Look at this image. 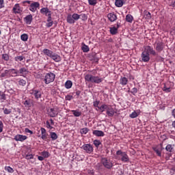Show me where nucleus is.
I'll return each mask as SVG.
<instances>
[{"instance_id":"nucleus-24","label":"nucleus","mask_w":175,"mask_h":175,"mask_svg":"<svg viewBox=\"0 0 175 175\" xmlns=\"http://www.w3.org/2000/svg\"><path fill=\"white\" fill-rule=\"evenodd\" d=\"M109 32L111 35H117L118 33V29L116 27H112L109 28Z\"/></svg>"},{"instance_id":"nucleus-41","label":"nucleus","mask_w":175,"mask_h":175,"mask_svg":"<svg viewBox=\"0 0 175 175\" xmlns=\"http://www.w3.org/2000/svg\"><path fill=\"white\" fill-rule=\"evenodd\" d=\"M71 16H72L74 21L75 20V21H77V20L80 18V15H79V14H73Z\"/></svg>"},{"instance_id":"nucleus-55","label":"nucleus","mask_w":175,"mask_h":175,"mask_svg":"<svg viewBox=\"0 0 175 175\" xmlns=\"http://www.w3.org/2000/svg\"><path fill=\"white\" fill-rule=\"evenodd\" d=\"M46 124L49 129H53V128H54L53 127V126L50 124V122L49 121H46Z\"/></svg>"},{"instance_id":"nucleus-28","label":"nucleus","mask_w":175,"mask_h":175,"mask_svg":"<svg viewBox=\"0 0 175 175\" xmlns=\"http://www.w3.org/2000/svg\"><path fill=\"white\" fill-rule=\"evenodd\" d=\"M73 85V83L72 82V81H67L66 83H65V88L67 89V90H69L70 88H72V86Z\"/></svg>"},{"instance_id":"nucleus-44","label":"nucleus","mask_w":175,"mask_h":175,"mask_svg":"<svg viewBox=\"0 0 175 175\" xmlns=\"http://www.w3.org/2000/svg\"><path fill=\"white\" fill-rule=\"evenodd\" d=\"M128 92H131V94H133V95H136V94H137V88H133L132 89V91L129 90Z\"/></svg>"},{"instance_id":"nucleus-25","label":"nucleus","mask_w":175,"mask_h":175,"mask_svg":"<svg viewBox=\"0 0 175 175\" xmlns=\"http://www.w3.org/2000/svg\"><path fill=\"white\" fill-rule=\"evenodd\" d=\"M156 50H157V51H159V53H161V51H162V50H163V45L162 44V42H158L156 44Z\"/></svg>"},{"instance_id":"nucleus-18","label":"nucleus","mask_w":175,"mask_h":175,"mask_svg":"<svg viewBox=\"0 0 175 175\" xmlns=\"http://www.w3.org/2000/svg\"><path fill=\"white\" fill-rule=\"evenodd\" d=\"M42 53L43 54H44V55H47V57H49L50 58L54 53L53 51H51L50 49H43Z\"/></svg>"},{"instance_id":"nucleus-42","label":"nucleus","mask_w":175,"mask_h":175,"mask_svg":"<svg viewBox=\"0 0 175 175\" xmlns=\"http://www.w3.org/2000/svg\"><path fill=\"white\" fill-rule=\"evenodd\" d=\"M41 154L42 155V157H44V158H49V157H50V154L47 151L42 152Z\"/></svg>"},{"instance_id":"nucleus-14","label":"nucleus","mask_w":175,"mask_h":175,"mask_svg":"<svg viewBox=\"0 0 175 175\" xmlns=\"http://www.w3.org/2000/svg\"><path fill=\"white\" fill-rule=\"evenodd\" d=\"M107 114L109 117H113L114 114H116V111H114V109L111 107V106H109L108 109H107Z\"/></svg>"},{"instance_id":"nucleus-19","label":"nucleus","mask_w":175,"mask_h":175,"mask_svg":"<svg viewBox=\"0 0 175 175\" xmlns=\"http://www.w3.org/2000/svg\"><path fill=\"white\" fill-rule=\"evenodd\" d=\"M40 13L49 16V14H51V11H50L48 8H43L40 10Z\"/></svg>"},{"instance_id":"nucleus-64","label":"nucleus","mask_w":175,"mask_h":175,"mask_svg":"<svg viewBox=\"0 0 175 175\" xmlns=\"http://www.w3.org/2000/svg\"><path fill=\"white\" fill-rule=\"evenodd\" d=\"M172 117H174V118H175V109H174L172 111Z\"/></svg>"},{"instance_id":"nucleus-62","label":"nucleus","mask_w":175,"mask_h":175,"mask_svg":"<svg viewBox=\"0 0 175 175\" xmlns=\"http://www.w3.org/2000/svg\"><path fill=\"white\" fill-rule=\"evenodd\" d=\"M76 95H77V98H79L80 96V94H81V92L80 90H77L75 92Z\"/></svg>"},{"instance_id":"nucleus-9","label":"nucleus","mask_w":175,"mask_h":175,"mask_svg":"<svg viewBox=\"0 0 175 175\" xmlns=\"http://www.w3.org/2000/svg\"><path fill=\"white\" fill-rule=\"evenodd\" d=\"M48 115L49 117L54 118L58 116V110L55 108H50L47 110Z\"/></svg>"},{"instance_id":"nucleus-60","label":"nucleus","mask_w":175,"mask_h":175,"mask_svg":"<svg viewBox=\"0 0 175 175\" xmlns=\"http://www.w3.org/2000/svg\"><path fill=\"white\" fill-rule=\"evenodd\" d=\"M146 18H148V20H150V18H151V13L146 12Z\"/></svg>"},{"instance_id":"nucleus-13","label":"nucleus","mask_w":175,"mask_h":175,"mask_svg":"<svg viewBox=\"0 0 175 175\" xmlns=\"http://www.w3.org/2000/svg\"><path fill=\"white\" fill-rule=\"evenodd\" d=\"M108 20L111 23H114V21H117V15L114 14V12H111L107 14Z\"/></svg>"},{"instance_id":"nucleus-3","label":"nucleus","mask_w":175,"mask_h":175,"mask_svg":"<svg viewBox=\"0 0 175 175\" xmlns=\"http://www.w3.org/2000/svg\"><path fill=\"white\" fill-rule=\"evenodd\" d=\"M116 155L120 157V161H122V162H124V163H128V162H129V156H128L126 152L119 150L116 152Z\"/></svg>"},{"instance_id":"nucleus-26","label":"nucleus","mask_w":175,"mask_h":175,"mask_svg":"<svg viewBox=\"0 0 175 175\" xmlns=\"http://www.w3.org/2000/svg\"><path fill=\"white\" fill-rule=\"evenodd\" d=\"M81 49L83 53H88V51H90V47L88 46V45L84 44V42L82 43Z\"/></svg>"},{"instance_id":"nucleus-59","label":"nucleus","mask_w":175,"mask_h":175,"mask_svg":"<svg viewBox=\"0 0 175 175\" xmlns=\"http://www.w3.org/2000/svg\"><path fill=\"white\" fill-rule=\"evenodd\" d=\"M4 1L0 0V9H2V8H5V5H3Z\"/></svg>"},{"instance_id":"nucleus-20","label":"nucleus","mask_w":175,"mask_h":175,"mask_svg":"<svg viewBox=\"0 0 175 175\" xmlns=\"http://www.w3.org/2000/svg\"><path fill=\"white\" fill-rule=\"evenodd\" d=\"M89 58L90 61H94V62H98L99 61V59L96 57V53H92L89 55Z\"/></svg>"},{"instance_id":"nucleus-32","label":"nucleus","mask_w":175,"mask_h":175,"mask_svg":"<svg viewBox=\"0 0 175 175\" xmlns=\"http://www.w3.org/2000/svg\"><path fill=\"white\" fill-rule=\"evenodd\" d=\"M126 21L127 23H132L133 21V16L131 14H127L126 16Z\"/></svg>"},{"instance_id":"nucleus-49","label":"nucleus","mask_w":175,"mask_h":175,"mask_svg":"<svg viewBox=\"0 0 175 175\" xmlns=\"http://www.w3.org/2000/svg\"><path fill=\"white\" fill-rule=\"evenodd\" d=\"M79 16H81L82 21H87L88 16H87V15L85 14H81Z\"/></svg>"},{"instance_id":"nucleus-47","label":"nucleus","mask_w":175,"mask_h":175,"mask_svg":"<svg viewBox=\"0 0 175 175\" xmlns=\"http://www.w3.org/2000/svg\"><path fill=\"white\" fill-rule=\"evenodd\" d=\"M2 58L4 59V61H8L9 60V55L5 53L2 55Z\"/></svg>"},{"instance_id":"nucleus-36","label":"nucleus","mask_w":175,"mask_h":175,"mask_svg":"<svg viewBox=\"0 0 175 175\" xmlns=\"http://www.w3.org/2000/svg\"><path fill=\"white\" fill-rule=\"evenodd\" d=\"M88 132H90V129L87 127L83 128L81 129V135H87V133H88Z\"/></svg>"},{"instance_id":"nucleus-5","label":"nucleus","mask_w":175,"mask_h":175,"mask_svg":"<svg viewBox=\"0 0 175 175\" xmlns=\"http://www.w3.org/2000/svg\"><path fill=\"white\" fill-rule=\"evenodd\" d=\"M101 163L106 169H111L113 167V162L107 157H103L101 159Z\"/></svg>"},{"instance_id":"nucleus-15","label":"nucleus","mask_w":175,"mask_h":175,"mask_svg":"<svg viewBox=\"0 0 175 175\" xmlns=\"http://www.w3.org/2000/svg\"><path fill=\"white\" fill-rule=\"evenodd\" d=\"M92 133L94 136H97V137H103V136H105V133L99 130H94Z\"/></svg>"},{"instance_id":"nucleus-39","label":"nucleus","mask_w":175,"mask_h":175,"mask_svg":"<svg viewBox=\"0 0 175 175\" xmlns=\"http://www.w3.org/2000/svg\"><path fill=\"white\" fill-rule=\"evenodd\" d=\"M18 84L20 85H21L22 87H25V85H27V81H25L24 79H20L18 81Z\"/></svg>"},{"instance_id":"nucleus-50","label":"nucleus","mask_w":175,"mask_h":175,"mask_svg":"<svg viewBox=\"0 0 175 175\" xmlns=\"http://www.w3.org/2000/svg\"><path fill=\"white\" fill-rule=\"evenodd\" d=\"M25 159H27V160L33 159V154H27L25 156Z\"/></svg>"},{"instance_id":"nucleus-54","label":"nucleus","mask_w":175,"mask_h":175,"mask_svg":"<svg viewBox=\"0 0 175 175\" xmlns=\"http://www.w3.org/2000/svg\"><path fill=\"white\" fill-rule=\"evenodd\" d=\"M72 98H73V96H70L69 94L66 96V100H72Z\"/></svg>"},{"instance_id":"nucleus-12","label":"nucleus","mask_w":175,"mask_h":175,"mask_svg":"<svg viewBox=\"0 0 175 175\" xmlns=\"http://www.w3.org/2000/svg\"><path fill=\"white\" fill-rule=\"evenodd\" d=\"M5 72L10 73V75H12V77H17V76H18V70H17L14 68H12L9 70H5Z\"/></svg>"},{"instance_id":"nucleus-63","label":"nucleus","mask_w":175,"mask_h":175,"mask_svg":"<svg viewBox=\"0 0 175 175\" xmlns=\"http://www.w3.org/2000/svg\"><path fill=\"white\" fill-rule=\"evenodd\" d=\"M170 33H171L172 35H174V34H175V27H172V28L171 29Z\"/></svg>"},{"instance_id":"nucleus-22","label":"nucleus","mask_w":175,"mask_h":175,"mask_svg":"<svg viewBox=\"0 0 175 175\" xmlns=\"http://www.w3.org/2000/svg\"><path fill=\"white\" fill-rule=\"evenodd\" d=\"M24 20H25L26 24L30 25L31 23H32V14L26 16V17H25Z\"/></svg>"},{"instance_id":"nucleus-35","label":"nucleus","mask_w":175,"mask_h":175,"mask_svg":"<svg viewBox=\"0 0 175 175\" xmlns=\"http://www.w3.org/2000/svg\"><path fill=\"white\" fill-rule=\"evenodd\" d=\"M21 39L23 40V42H27L28 40V34L23 33L21 36Z\"/></svg>"},{"instance_id":"nucleus-21","label":"nucleus","mask_w":175,"mask_h":175,"mask_svg":"<svg viewBox=\"0 0 175 175\" xmlns=\"http://www.w3.org/2000/svg\"><path fill=\"white\" fill-rule=\"evenodd\" d=\"M23 103L25 107H31L32 106V100L28 98L23 101Z\"/></svg>"},{"instance_id":"nucleus-48","label":"nucleus","mask_w":175,"mask_h":175,"mask_svg":"<svg viewBox=\"0 0 175 175\" xmlns=\"http://www.w3.org/2000/svg\"><path fill=\"white\" fill-rule=\"evenodd\" d=\"M4 114H10L12 113V109H8V108L3 109Z\"/></svg>"},{"instance_id":"nucleus-56","label":"nucleus","mask_w":175,"mask_h":175,"mask_svg":"<svg viewBox=\"0 0 175 175\" xmlns=\"http://www.w3.org/2000/svg\"><path fill=\"white\" fill-rule=\"evenodd\" d=\"M99 101L96 100L93 103V105L94 106V107H99Z\"/></svg>"},{"instance_id":"nucleus-51","label":"nucleus","mask_w":175,"mask_h":175,"mask_svg":"<svg viewBox=\"0 0 175 175\" xmlns=\"http://www.w3.org/2000/svg\"><path fill=\"white\" fill-rule=\"evenodd\" d=\"M25 132L26 133H30V135H33V131L29 130V129H28V128L25 129Z\"/></svg>"},{"instance_id":"nucleus-46","label":"nucleus","mask_w":175,"mask_h":175,"mask_svg":"<svg viewBox=\"0 0 175 175\" xmlns=\"http://www.w3.org/2000/svg\"><path fill=\"white\" fill-rule=\"evenodd\" d=\"M137 116H139V114H137V112L133 111L131 114H130L129 117L131 118H136V117H137Z\"/></svg>"},{"instance_id":"nucleus-17","label":"nucleus","mask_w":175,"mask_h":175,"mask_svg":"<svg viewBox=\"0 0 175 175\" xmlns=\"http://www.w3.org/2000/svg\"><path fill=\"white\" fill-rule=\"evenodd\" d=\"M51 58H52V59L55 61V62H61V56H59L57 53H53V54H52V56H51Z\"/></svg>"},{"instance_id":"nucleus-45","label":"nucleus","mask_w":175,"mask_h":175,"mask_svg":"<svg viewBox=\"0 0 175 175\" xmlns=\"http://www.w3.org/2000/svg\"><path fill=\"white\" fill-rule=\"evenodd\" d=\"M153 150H154V152H156V154L158 155V157H161L162 153L161 152V151L158 148H153Z\"/></svg>"},{"instance_id":"nucleus-1","label":"nucleus","mask_w":175,"mask_h":175,"mask_svg":"<svg viewBox=\"0 0 175 175\" xmlns=\"http://www.w3.org/2000/svg\"><path fill=\"white\" fill-rule=\"evenodd\" d=\"M150 55L153 57H157L158 53L154 50V48L151 46H144V49L141 54V62H150Z\"/></svg>"},{"instance_id":"nucleus-6","label":"nucleus","mask_w":175,"mask_h":175,"mask_svg":"<svg viewBox=\"0 0 175 175\" xmlns=\"http://www.w3.org/2000/svg\"><path fill=\"white\" fill-rule=\"evenodd\" d=\"M30 94L33 95L37 100L42 98V91L40 90L33 88L30 90Z\"/></svg>"},{"instance_id":"nucleus-31","label":"nucleus","mask_w":175,"mask_h":175,"mask_svg":"<svg viewBox=\"0 0 175 175\" xmlns=\"http://www.w3.org/2000/svg\"><path fill=\"white\" fill-rule=\"evenodd\" d=\"M165 150L167 151V152H173L174 148H173V145L168 144L166 146Z\"/></svg>"},{"instance_id":"nucleus-29","label":"nucleus","mask_w":175,"mask_h":175,"mask_svg":"<svg viewBox=\"0 0 175 175\" xmlns=\"http://www.w3.org/2000/svg\"><path fill=\"white\" fill-rule=\"evenodd\" d=\"M115 5L117 8H122L124 1L122 0H116Z\"/></svg>"},{"instance_id":"nucleus-4","label":"nucleus","mask_w":175,"mask_h":175,"mask_svg":"<svg viewBox=\"0 0 175 175\" xmlns=\"http://www.w3.org/2000/svg\"><path fill=\"white\" fill-rule=\"evenodd\" d=\"M54 80H55V74L53 72L46 74L44 79L45 84H50V83H53Z\"/></svg>"},{"instance_id":"nucleus-38","label":"nucleus","mask_w":175,"mask_h":175,"mask_svg":"<svg viewBox=\"0 0 175 175\" xmlns=\"http://www.w3.org/2000/svg\"><path fill=\"white\" fill-rule=\"evenodd\" d=\"M72 113L75 116V117H80V116H81V112L77 110H72Z\"/></svg>"},{"instance_id":"nucleus-52","label":"nucleus","mask_w":175,"mask_h":175,"mask_svg":"<svg viewBox=\"0 0 175 175\" xmlns=\"http://www.w3.org/2000/svg\"><path fill=\"white\" fill-rule=\"evenodd\" d=\"M1 132H3V122L0 120V133H1Z\"/></svg>"},{"instance_id":"nucleus-30","label":"nucleus","mask_w":175,"mask_h":175,"mask_svg":"<svg viewBox=\"0 0 175 175\" xmlns=\"http://www.w3.org/2000/svg\"><path fill=\"white\" fill-rule=\"evenodd\" d=\"M67 23H68V24H75V19H73L71 14L68 15Z\"/></svg>"},{"instance_id":"nucleus-61","label":"nucleus","mask_w":175,"mask_h":175,"mask_svg":"<svg viewBox=\"0 0 175 175\" xmlns=\"http://www.w3.org/2000/svg\"><path fill=\"white\" fill-rule=\"evenodd\" d=\"M53 22H49L46 24V27H48V28H50V27H53Z\"/></svg>"},{"instance_id":"nucleus-34","label":"nucleus","mask_w":175,"mask_h":175,"mask_svg":"<svg viewBox=\"0 0 175 175\" xmlns=\"http://www.w3.org/2000/svg\"><path fill=\"white\" fill-rule=\"evenodd\" d=\"M24 59H25V57L21 55V56H16L14 57V61H16V62H18V61L21 62V61H24Z\"/></svg>"},{"instance_id":"nucleus-57","label":"nucleus","mask_w":175,"mask_h":175,"mask_svg":"<svg viewBox=\"0 0 175 175\" xmlns=\"http://www.w3.org/2000/svg\"><path fill=\"white\" fill-rule=\"evenodd\" d=\"M41 135H42L41 139H42V140H46V139H47V134L46 133Z\"/></svg>"},{"instance_id":"nucleus-58","label":"nucleus","mask_w":175,"mask_h":175,"mask_svg":"<svg viewBox=\"0 0 175 175\" xmlns=\"http://www.w3.org/2000/svg\"><path fill=\"white\" fill-rule=\"evenodd\" d=\"M47 22H48V23H51V22H53L52 18H51V14H49L48 15Z\"/></svg>"},{"instance_id":"nucleus-37","label":"nucleus","mask_w":175,"mask_h":175,"mask_svg":"<svg viewBox=\"0 0 175 175\" xmlns=\"http://www.w3.org/2000/svg\"><path fill=\"white\" fill-rule=\"evenodd\" d=\"M88 3L89 5H90V6H95V5H96V3H98V0H88ZM100 1V0H98Z\"/></svg>"},{"instance_id":"nucleus-43","label":"nucleus","mask_w":175,"mask_h":175,"mask_svg":"<svg viewBox=\"0 0 175 175\" xmlns=\"http://www.w3.org/2000/svg\"><path fill=\"white\" fill-rule=\"evenodd\" d=\"M94 144L95 146V147H99V146H100V144H102V142H100V140H98V139H95L94 141Z\"/></svg>"},{"instance_id":"nucleus-27","label":"nucleus","mask_w":175,"mask_h":175,"mask_svg":"<svg viewBox=\"0 0 175 175\" xmlns=\"http://www.w3.org/2000/svg\"><path fill=\"white\" fill-rule=\"evenodd\" d=\"M109 105L103 104L100 107H98V109H99V110H101V113H103V111H105V110L107 111V109H109Z\"/></svg>"},{"instance_id":"nucleus-7","label":"nucleus","mask_w":175,"mask_h":175,"mask_svg":"<svg viewBox=\"0 0 175 175\" xmlns=\"http://www.w3.org/2000/svg\"><path fill=\"white\" fill-rule=\"evenodd\" d=\"M40 7V3L38 1H33L29 5V10L30 12H32L33 13H35L36 10H38V8Z\"/></svg>"},{"instance_id":"nucleus-16","label":"nucleus","mask_w":175,"mask_h":175,"mask_svg":"<svg viewBox=\"0 0 175 175\" xmlns=\"http://www.w3.org/2000/svg\"><path fill=\"white\" fill-rule=\"evenodd\" d=\"M12 10L15 14H20L21 13V9L20 8V4H15Z\"/></svg>"},{"instance_id":"nucleus-8","label":"nucleus","mask_w":175,"mask_h":175,"mask_svg":"<svg viewBox=\"0 0 175 175\" xmlns=\"http://www.w3.org/2000/svg\"><path fill=\"white\" fill-rule=\"evenodd\" d=\"M81 148L87 152V154H91L94 152V147L91 144H86L82 146Z\"/></svg>"},{"instance_id":"nucleus-10","label":"nucleus","mask_w":175,"mask_h":175,"mask_svg":"<svg viewBox=\"0 0 175 175\" xmlns=\"http://www.w3.org/2000/svg\"><path fill=\"white\" fill-rule=\"evenodd\" d=\"M18 75H20V76H23V77H26L27 75L29 73V71H28V69L25 67L20 68L19 70H18Z\"/></svg>"},{"instance_id":"nucleus-2","label":"nucleus","mask_w":175,"mask_h":175,"mask_svg":"<svg viewBox=\"0 0 175 175\" xmlns=\"http://www.w3.org/2000/svg\"><path fill=\"white\" fill-rule=\"evenodd\" d=\"M85 80L88 83H94V84H100V83L103 81V78H101L99 76H94L91 74H88L85 76Z\"/></svg>"},{"instance_id":"nucleus-11","label":"nucleus","mask_w":175,"mask_h":175,"mask_svg":"<svg viewBox=\"0 0 175 175\" xmlns=\"http://www.w3.org/2000/svg\"><path fill=\"white\" fill-rule=\"evenodd\" d=\"M14 140H16V142H24L25 140H27V139H28V137L26 135H20L18 134L14 136Z\"/></svg>"},{"instance_id":"nucleus-33","label":"nucleus","mask_w":175,"mask_h":175,"mask_svg":"<svg viewBox=\"0 0 175 175\" xmlns=\"http://www.w3.org/2000/svg\"><path fill=\"white\" fill-rule=\"evenodd\" d=\"M50 136H51V139L52 140H57V139H58V135H57V133H55L54 132H51Z\"/></svg>"},{"instance_id":"nucleus-40","label":"nucleus","mask_w":175,"mask_h":175,"mask_svg":"<svg viewBox=\"0 0 175 175\" xmlns=\"http://www.w3.org/2000/svg\"><path fill=\"white\" fill-rule=\"evenodd\" d=\"M5 170L8 172V173H14V170H13V168H12L10 166H5Z\"/></svg>"},{"instance_id":"nucleus-53","label":"nucleus","mask_w":175,"mask_h":175,"mask_svg":"<svg viewBox=\"0 0 175 175\" xmlns=\"http://www.w3.org/2000/svg\"><path fill=\"white\" fill-rule=\"evenodd\" d=\"M163 91L165 92H170V88H167L166 85H165L163 88Z\"/></svg>"},{"instance_id":"nucleus-23","label":"nucleus","mask_w":175,"mask_h":175,"mask_svg":"<svg viewBox=\"0 0 175 175\" xmlns=\"http://www.w3.org/2000/svg\"><path fill=\"white\" fill-rule=\"evenodd\" d=\"M120 84H121V85H126V84H128V78L122 77L120 79Z\"/></svg>"}]
</instances>
